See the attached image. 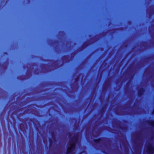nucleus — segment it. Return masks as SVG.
Wrapping results in <instances>:
<instances>
[{"label":"nucleus","instance_id":"f257e3e1","mask_svg":"<svg viewBox=\"0 0 154 154\" xmlns=\"http://www.w3.org/2000/svg\"><path fill=\"white\" fill-rule=\"evenodd\" d=\"M78 134L79 133H78L73 136L71 140H70L69 146L67 149L66 154H71L74 151L76 144L78 141Z\"/></svg>","mask_w":154,"mask_h":154},{"label":"nucleus","instance_id":"f03ea898","mask_svg":"<svg viewBox=\"0 0 154 154\" xmlns=\"http://www.w3.org/2000/svg\"><path fill=\"white\" fill-rule=\"evenodd\" d=\"M146 152L148 154H153L154 153V147L150 143L147 146Z\"/></svg>","mask_w":154,"mask_h":154},{"label":"nucleus","instance_id":"7ed1b4c3","mask_svg":"<svg viewBox=\"0 0 154 154\" xmlns=\"http://www.w3.org/2000/svg\"><path fill=\"white\" fill-rule=\"evenodd\" d=\"M145 91V89L143 88H140L138 91V95L139 97H141L143 95V93Z\"/></svg>","mask_w":154,"mask_h":154},{"label":"nucleus","instance_id":"20e7f679","mask_svg":"<svg viewBox=\"0 0 154 154\" xmlns=\"http://www.w3.org/2000/svg\"><path fill=\"white\" fill-rule=\"evenodd\" d=\"M147 122V124L152 128H154V120H148Z\"/></svg>","mask_w":154,"mask_h":154},{"label":"nucleus","instance_id":"39448f33","mask_svg":"<svg viewBox=\"0 0 154 154\" xmlns=\"http://www.w3.org/2000/svg\"><path fill=\"white\" fill-rule=\"evenodd\" d=\"M19 128L21 131H23L25 130V127L24 125L23 124L20 123L19 125Z\"/></svg>","mask_w":154,"mask_h":154},{"label":"nucleus","instance_id":"423d86ee","mask_svg":"<svg viewBox=\"0 0 154 154\" xmlns=\"http://www.w3.org/2000/svg\"><path fill=\"white\" fill-rule=\"evenodd\" d=\"M89 45V44L87 42L85 43L84 44H83L81 47L80 48L81 50H83V49L85 48L86 47H87Z\"/></svg>","mask_w":154,"mask_h":154},{"label":"nucleus","instance_id":"0eeeda50","mask_svg":"<svg viewBox=\"0 0 154 154\" xmlns=\"http://www.w3.org/2000/svg\"><path fill=\"white\" fill-rule=\"evenodd\" d=\"M102 140L101 137H100L97 139H94L93 140V141L95 143H100Z\"/></svg>","mask_w":154,"mask_h":154},{"label":"nucleus","instance_id":"6e6552de","mask_svg":"<svg viewBox=\"0 0 154 154\" xmlns=\"http://www.w3.org/2000/svg\"><path fill=\"white\" fill-rule=\"evenodd\" d=\"M51 135L52 136V137L54 141L55 142L56 141V138L55 135V133L54 131H52L51 132Z\"/></svg>","mask_w":154,"mask_h":154},{"label":"nucleus","instance_id":"1a4fd4ad","mask_svg":"<svg viewBox=\"0 0 154 154\" xmlns=\"http://www.w3.org/2000/svg\"><path fill=\"white\" fill-rule=\"evenodd\" d=\"M105 111V106L103 107L100 110V113H103Z\"/></svg>","mask_w":154,"mask_h":154},{"label":"nucleus","instance_id":"9d476101","mask_svg":"<svg viewBox=\"0 0 154 154\" xmlns=\"http://www.w3.org/2000/svg\"><path fill=\"white\" fill-rule=\"evenodd\" d=\"M49 145L50 146L52 145L53 144V141L50 138L49 139Z\"/></svg>","mask_w":154,"mask_h":154},{"label":"nucleus","instance_id":"9b49d317","mask_svg":"<svg viewBox=\"0 0 154 154\" xmlns=\"http://www.w3.org/2000/svg\"><path fill=\"white\" fill-rule=\"evenodd\" d=\"M68 56L67 55H65L63 56L62 57V60H66V58H67Z\"/></svg>","mask_w":154,"mask_h":154},{"label":"nucleus","instance_id":"f8f14e48","mask_svg":"<svg viewBox=\"0 0 154 154\" xmlns=\"http://www.w3.org/2000/svg\"><path fill=\"white\" fill-rule=\"evenodd\" d=\"M139 132L137 133V139H139L140 138L139 136Z\"/></svg>","mask_w":154,"mask_h":154},{"label":"nucleus","instance_id":"ddd939ff","mask_svg":"<svg viewBox=\"0 0 154 154\" xmlns=\"http://www.w3.org/2000/svg\"><path fill=\"white\" fill-rule=\"evenodd\" d=\"M119 128L121 129L122 130H123V129H124V127H123L120 126L119 127Z\"/></svg>","mask_w":154,"mask_h":154},{"label":"nucleus","instance_id":"4468645a","mask_svg":"<svg viewBox=\"0 0 154 154\" xmlns=\"http://www.w3.org/2000/svg\"><path fill=\"white\" fill-rule=\"evenodd\" d=\"M78 79H79L78 77H76L75 78V81H77V80H78Z\"/></svg>","mask_w":154,"mask_h":154},{"label":"nucleus","instance_id":"2eb2a0df","mask_svg":"<svg viewBox=\"0 0 154 154\" xmlns=\"http://www.w3.org/2000/svg\"><path fill=\"white\" fill-rule=\"evenodd\" d=\"M2 127L3 128L4 127V125L5 123V122H4V125L3 124V122H2Z\"/></svg>","mask_w":154,"mask_h":154},{"label":"nucleus","instance_id":"dca6fc26","mask_svg":"<svg viewBox=\"0 0 154 154\" xmlns=\"http://www.w3.org/2000/svg\"><path fill=\"white\" fill-rule=\"evenodd\" d=\"M152 114L153 115L154 114V108L153 109V111L152 112Z\"/></svg>","mask_w":154,"mask_h":154},{"label":"nucleus","instance_id":"f3484780","mask_svg":"<svg viewBox=\"0 0 154 154\" xmlns=\"http://www.w3.org/2000/svg\"><path fill=\"white\" fill-rule=\"evenodd\" d=\"M34 118H33V119H29V120H30V121H31V122H32V121H33V120H34Z\"/></svg>","mask_w":154,"mask_h":154},{"label":"nucleus","instance_id":"a211bd4d","mask_svg":"<svg viewBox=\"0 0 154 154\" xmlns=\"http://www.w3.org/2000/svg\"><path fill=\"white\" fill-rule=\"evenodd\" d=\"M83 152H84L83 151L81 152L78 154H82V153Z\"/></svg>","mask_w":154,"mask_h":154},{"label":"nucleus","instance_id":"6ab92c4d","mask_svg":"<svg viewBox=\"0 0 154 154\" xmlns=\"http://www.w3.org/2000/svg\"><path fill=\"white\" fill-rule=\"evenodd\" d=\"M68 135H69V137H70L71 136V134H70V133H69V134Z\"/></svg>","mask_w":154,"mask_h":154},{"label":"nucleus","instance_id":"aec40b11","mask_svg":"<svg viewBox=\"0 0 154 154\" xmlns=\"http://www.w3.org/2000/svg\"><path fill=\"white\" fill-rule=\"evenodd\" d=\"M3 114V112H2L1 114H0V116H2V115Z\"/></svg>","mask_w":154,"mask_h":154},{"label":"nucleus","instance_id":"412c9836","mask_svg":"<svg viewBox=\"0 0 154 154\" xmlns=\"http://www.w3.org/2000/svg\"><path fill=\"white\" fill-rule=\"evenodd\" d=\"M129 82H128L127 83V84H126V86H127V85H128V84H129Z\"/></svg>","mask_w":154,"mask_h":154},{"label":"nucleus","instance_id":"4be33fe9","mask_svg":"<svg viewBox=\"0 0 154 154\" xmlns=\"http://www.w3.org/2000/svg\"><path fill=\"white\" fill-rule=\"evenodd\" d=\"M17 78L18 79H20V77H18Z\"/></svg>","mask_w":154,"mask_h":154},{"label":"nucleus","instance_id":"5701e85b","mask_svg":"<svg viewBox=\"0 0 154 154\" xmlns=\"http://www.w3.org/2000/svg\"><path fill=\"white\" fill-rule=\"evenodd\" d=\"M4 54H7V52H4Z\"/></svg>","mask_w":154,"mask_h":154},{"label":"nucleus","instance_id":"b1692460","mask_svg":"<svg viewBox=\"0 0 154 154\" xmlns=\"http://www.w3.org/2000/svg\"><path fill=\"white\" fill-rule=\"evenodd\" d=\"M13 112L12 113L11 115V116H12V114H13Z\"/></svg>","mask_w":154,"mask_h":154},{"label":"nucleus","instance_id":"393cba45","mask_svg":"<svg viewBox=\"0 0 154 154\" xmlns=\"http://www.w3.org/2000/svg\"><path fill=\"white\" fill-rule=\"evenodd\" d=\"M37 122H38V123H39V122H38V121H37Z\"/></svg>","mask_w":154,"mask_h":154},{"label":"nucleus","instance_id":"a878e982","mask_svg":"<svg viewBox=\"0 0 154 154\" xmlns=\"http://www.w3.org/2000/svg\"><path fill=\"white\" fill-rule=\"evenodd\" d=\"M147 58L148 59V58H149V57H147Z\"/></svg>","mask_w":154,"mask_h":154}]
</instances>
